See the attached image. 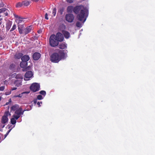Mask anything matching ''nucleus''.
<instances>
[{
	"label": "nucleus",
	"instance_id": "obj_50",
	"mask_svg": "<svg viewBox=\"0 0 155 155\" xmlns=\"http://www.w3.org/2000/svg\"><path fill=\"white\" fill-rule=\"evenodd\" d=\"M8 133L7 132L6 133V134H5V138L6 137V136L8 135Z\"/></svg>",
	"mask_w": 155,
	"mask_h": 155
},
{
	"label": "nucleus",
	"instance_id": "obj_24",
	"mask_svg": "<svg viewBox=\"0 0 155 155\" xmlns=\"http://www.w3.org/2000/svg\"><path fill=\"white\" fill-rule=\"evenodd\" d=\"M23 5L22 2L21 3L19 2L17 4L16 7L17 8H19L21 7Z\"/></svg>",
	"mask_w": 155,
	"mask_h": 155
},
{
	"label": "nucleus",
	"instance_id": "obj_15",
	"mask_svg": "<svg viewBox=\"0 0 155 155\" xmlns=\"http://www.w3.org/2000/svg\"><path fill=\"white\" fill-rule=\"evenodd\" d=\"M12 21H8L6 24V28L7 31H8L11 28L12 25Z\"/></svg>",
	"mask_w": 155,
	"mask_h": 155
},
{
	"label": "nucleus",
	"instance_id": "obj_30",
	"mask_svg": "<svg viewBox=\"0 0 155 155\" xmlns=\"http://www.w3.org/2000/svg\"><path fill=\"white\" fill-rule=\"evenodd\" d=\"M76 25L78 27H81L82 26L81 24L78 21L76 22Z\"/></svg>",
	"mask_w": 155,
	"mask_h": 155
},
{
	"label": "nucleus",
	"instance_id": "obj_27",
	"mask_svg": "<svg viewBox=\"0 0 155 155\" xmlns=\"http://www.w3.org/2000/svg\"><path fill=\"white\" fill-rule=\"evenodd\" d=\"M10 115V113H9V111L7 110L4 113V115L3 116H5L7 117H8V116Z\"/></svg>",
	"mask_w": 155,
	"mask_h": 155
},
{
	"label": "nucleus",
	"instance_id": "obj_20",
	"mask_svg": "<svg viewBox=\"0 0 155 155\" xmlns=\"http://www.w3.org/2000/svg\"><path fill=\"white\" fill-rule=\"evenodd\" d=\"M27 62L24 61H22L20 63V65L21 67L24 68L27 66Z\"/></svg>",
	"mask_w": 155,
	"mask_h": 155
},
{
	"label": "nucleus",
	"instance_id": "obj_41",
	"mask_svg": "<svg viewBox=\"0 0 155 155\" xmlns=\"http://www.w3.org/2000/svg\"><path fill=\"white\" fill-rule=\"evenodd\" d=\"M45 18L47 20H48V14L47 13H46L45 15Z\"/></svg>",
	"mask_w": 155,
	"mask_h": 155
},
{
	"label": "nucleus",
	"instance_id": "obj_21",
	"mask_svg": "<svg viewBox=\"0 0 155 155\" xmlns=\"http://www.w3.org/2000/svg\"><path fill=\"white\" fill-rule=\"evenodd\" d=\"M64 7H62L60 8L58 10V14L60 15H62L63 14V12H64Z\"/></svg>",
	"mask_w": 155,
	"mask_h": 155
},
{
	"label": "nucleus",
	"instance_id": "obj_32",
	"mask_svg": "<svg viewBox=\"0 0 155 155\" xmlns=\"http://www.w3.org/2000/svg\"><path fill=\"white\" fill-rule=\"evenodd\" d=\"M14 15L15 18L18 19H23V18H21L20 16L17 15L16 14H14Z\"/></svg>",
	"mask_w": 155,
	"mask_h": 155
},
{
	"label": "nucleus",
	"instance_id": "obj_55",
	"mask_svg": "<svg viewBox=\"0 0 155 155\" xmlns=\"http://www.w3.org/2000/svg\"><path fill=\"white\" fill-rule=\"evenodd\" d=\"M38 33H41V30H39L38 31Z\"/></svg>",
	"mask_w": 155,
	"mask_h": 155
},
{
	"label": "nucleus",
	"instance_id": "obj_34",
	"mask_svg": "<svg viewBox=\"0 0 155 155\" xmlns=\"http://www.w3.org/2000/svg\"><path fill=\"white\" fill-rule=\"evenodd\" d=\"M43 99L42 96L41 95H39L37 96V99L41 100Z\"/></svg>",
	"mask_w": 155,
	"mask_h": 155
},
{
	"label": "nucleus",
	"instance_id": "obj_44",
	"mask_svg": "<svg viewBox=\"0 0 155 155\" xmlns=\"http://www.w3.org/2000/svg\"><path fill=\"white\" fill-rule=\"evenodd\" d=\"M37 99H34L33 101V103L34 104H36L37 102Z\"/></svg>",
	"mask_w": 155,
	"mask_h": 155
},
{
	"label": "nucleus",
	"instance_id": "obj_45",
	"mask_svg": "<svg viewBox=\"0 0 155 155\" xmlns=\"http://www.w3.org/2000/svg\"><path fill=\"white\" fill-rule=\"evenodd\" d=\"M67 2L70 3H71L73 2V0H67Z\"/></svg>",
	"mask_w": 155,
	"mask_h": 155
},
{
	"label": "nucleus",
	"instance_id": "obj_7",
	"mask_svg": "<svg viewBox=\"0 0 155 155\" xmlns=\"http://www.w3.org/2000/svg\"><path fill=\"white\" fill-rule=\"evenodd\" d=\"M33 73L31 71H28L26 72L25 75L24 80L25 81H28L32 76Z\"/></svg>",
	"mask_w": 155,
	"mask_h": 155
},
{
	"label": "nucleus",
	"instance_id": "obj_52",
	"mask_svg": "<svg viewBox=\"0 0 155 155\" xmlns=\"http://www.w3.org/2000/svg\"><path fill=\"white\" fill-rule=\"evenodd\" d=\"M12 130V129H9L7 132L9 134V133L10 132V131H11V130Z\"/></svg>",
	"mask_w": 155,
	"mask_h": 155
},
{
	"label": "nucleus",
	"instance_id": "obj_42",
	"mask_svg": "<svg viewBox=\"0 0 155 155\" xmlns=\"http://www.w3.org/2000/svg\"><path fill=\"white\" fill-rule=\"evenodd\" d=\"M11 102V99H9V100L8 102H6V104H5V105H8Z\"/></svg>",
	"mask_w": 155,
	"mask_h": 155
},
{
	"label": "nucleus",
	"instance_id": "obj_57",
	"mask_svg": "<svg viewBox=\"0 0 155 155\" xmlns=\"http://www.w3.org/2000/svg\"><path fill=\"white\" fill-rule=\"evenodd\" d=\"M10 93H11V92H10V93L9 94H7L6 93V95H8V94H10Z\"/></svg>",
	"mask_w": 155,
	"mask_h": 155
},
{
	"label": "nucleus",
	"instance_id": "obj_10",
	"mask_svg": "<svg viewBox=\"0 0 155 155\" xmlns=\"http://www.w3.org/2000/svg\"><path fill=\"white\" fill-rule=\"evenodd\" d=\"M25 110H22L21 107H20L18 110H16L15 112V114L21 116V115L23 114Z\"/></svg>",
	"mask_w": 155,
	"mask_h": 155
},
{
	"label": "nucleus",
	"instance_id": "obj_3",
	"mask_svg": "<svg viewBox=\"0 0 155 155\" xmlns=\"http://www.w3.org/2000/svg\"><path fill=\"white\" fill-rule=\"evenodd\" d=\"M49 42L50 45L53 47L58 45L59 42L57 39L55 35L53 34L49 38Z\"/></svg>",
	"mask_w": 155,
	"mask_h": 155
},
{
	"label": "nucleus",
	"instance_id": "obj_9",
	"mask_svg": "<svg viewBox=\"0 0 155 155\" xmlns=\"http://www.w3.org/2000/svg\"><path fill=\"white\" fill-rule=\"evenodd\" d=\"M55 37L58 41H62L64 39V37L63 35L60 32L57 33Z\"/></svg>",
	"mask_w": 155,
	"mask_h": 155
},
{
	"label": "nucleus",
	"instance_id": "obj_2",
	"mask_svg": "<svg viewBox=\"0 0 155 155\" xmlns=\"http://www.w3.org/2000/svg\"><path fill=\"white\" fill-rule=\"evenodd\" d=\"M67 56L64 51L59 50L57 52L53 53L50 56V60L53 63H58L60 61L65 59Z\"/></svg>",
	"mask_w": 155,
	"mask_h": 155
},
{
	"label": "nucleus",
	"instance_id": "obj_43",
	"mask_svg": "<svg viewBox=\"0 0 155 155\" xmlns=\"http://www.w3.org/2000/svg\"><path fill=\"white\" fill-rule=\"evenodd\" d=\"M23 25H21L18 24V29H19V27H20V29H22L23 27Z\"/></svg>",
	"mask_w": 155,
	"mask_h": 155
},
{
	"label": "nucleus",
	"instance_id": "obj_56",
	"mask_svg": "<svg viewBox=\"0 0 155 155\" xmlns=\"http://www.w3.org/2000/svg\"><path fill=\"white\" fill-rule=\"evenodd\" d=\"M3 38L2 37H0V41L2 40Z\"/></svg>",
	"mask_w": 155,
	"mask_h": 155
},
{
	"label": "nucleus",
	"instance_id": "obj_47",
	"mask_svg": "<svg viewBox=\"0 0 155 155\" xmlns=\"http://www.w3.org/2000/svg\"><path fill=\"white\" fill-rule=\"evenodd\" d=\"M41 103H42V102H41ZM37 104H38V106L39 107H40L41 106V105H40V102H37Z\"/></svg>",
	"mask_w": 155,
	"mask_h": 155
},
{
	"label": "nucleus",
	"instance_id": "obj_12",
	"mask_svg": "<svg viewBox=\"0 0 155 155\" xmlns=\"http://www.w3.org/2000/svg\"><path fill=\"white\" fill-rule=\"evenodd\" d=\"M41 56V54L38 52L35 53L33 55V58L34 60H37L39 59Z\"/></svg>",
	"mask_w": 155,
	"mask_h": 155
},
{
	"label": "nucleus",
	"instance_id": "obj_1",
	"mask_svg": "<svg viewBox=\"0 0 155 155\" xmlns=\"http://www.w3.org/2000/svg\"><path fill=\"white\" fill-rule=\"evenodd\" d=\"M67 11L71 13L72 12L77 15L78 20L84 22L87 17L89 12L87 9L82 5H77L74 7L72 6L68 7Z\"/></svg>",
	"mask_w": 155,
	"mask_h": 155
},
{
	"label": "nucleus",
	"instance_id": "obj_31",
	"mask_svg": "<svg viewBox=\"0 0 155 155\" xmlns=\"http://www.w3.org/2000/svg\"><path fill=\"white\" fill-rule=\"evenodd\" d=\"M30 68H31L30 66H29L28 67H27V68H23L22 69V71H27L30 70Z\"/></svg>",
	"mask_w": 155,
	"mask_h": 155
},
{
	"label": "nucleus",
	"instance_id": "obj_35",
	"mask_svg": "<svg viewBox=\"0 0 155 155\" xmlns=\"http://www.w3.org/2000/svg\"><path fill=\"white\" fill-rule=\"evenodd\" d=\"M23 19H17L16 20V22H18V24H19V23L22 22V21L24 22L22 20Z\"/></svg>",
	"mask_w": 155,
	"mask_h": 155
},
{
	"label": "nucleus",
	"instance_id": "obj_11",
	"mask_svg": "<svg viewBox=\"0 0 155 155\" xmlns=\"http://www.w3.org/2000/svg\"><path fill=\"white\" fill-rule=\"evenodd\" d=\"M32 25H30L28 26L26 28L23 30V33L25 35H26L30 32L32 29Z\"/></svg>",
	"mask_w": 155,
	"mask_h": 155
},
{
	"label": "nucleus",
	"instance_id": "obj_58",
	"mask_svg": "<svg viewBox=\"0 0 155 155\" xmlns=\"http://www.w3.org/2000/svg\"><path fill=\"white\" fill-rule=\"evenodd\" d=\"M44 1V0H40V1H41V2H43Z\"/></svg>",
	"mask_w": 155,
	"mask_h": 155
},
{
	"label": "nucleus",
	"instance_id": "obj_39",
	"mask_svg": "<svg viewBox=\"0 0 155 155\" xmlns=\"http://www.w3.org/2000/svg\"><path fill=\"white\" fill-rule=\"evenodd\" d=\"M15 66V65L14 64H12L10 65V69H12Z\"/></svg>",
	"mask_w": 155,
	"mask_h": 155
},
{
	"label": "nucleus",
	"instance_id": "obj_28",
	"mask_svg": "<svg viewBox=\"0 0 155 155\" xmlns=\"http://www.w3.org/2000/svg\"><path fill=\"white\" fill-rule=\"evenodd\" d=\"M20 117V116L17 114L13 115V118H14L16 120H18Z\"/></svg>",
	"mask_w": 155,
	"mask_h": 155
},
{
	"label": "nucleus",
	"instance_id": "obj_37",
	"mask_svg": "<svg viewBox=\"0 0 155 155\" xmlns=\"http://www.w3.org/2000/svg\"><path fill=\"white\" fill-rule=\"evenodd\" d=\"M19 32L20 34L24 33H23V30H22V29H20V27H19Z\"/></svg>",
	"mask_w": 155,
	"mask_h": 155
},
{
	"label": "nucleus",
	"instance_id": "obj_36",
	"mask_svg": "<svg viewBox=\"0 0 155 155\" xmlns=\"http://www.w3.org/2000/svg\"><path fill=\"white\" fill-rule=\"evenodd\" d=\"M4 4L2 1H0V8L4 6Z\"/></svg>",
	"mask_w": 155,
	"mask_h": 155
},
{
	"label": "nucleus",
	"instance_id": "obj_48",
	"mask_svg": "<svg viewBox=\"0 0 155 155\" xmlns=\"http://www.w3.org/2000/svg\"><path fill=\"white\" fill-rule=\"evenodd\" d=\"M22 93L20 94L19 95H18V97H21L22 95Z\"/></svg>",
	"mask_w": 155,
	"mask_h": 155
},
{
	"label": "nucleus",
	"instance_id": "obj_46",
	"mask_svg": "<svg viewBox=\"0 0 155 155\" xmlns=\"http://www.w3.org/2000/svg\"><path fill=\"white\" fill-rule=\"evenodd\" d=\"M17 88L16 87H14L12 88L11 90L12 91H14L15 90H16L17 89Z\"/></svg>",
	"mask_w": 155,
	"mask_h": 155
},
{
	"label": "nucleus",
	"instance_id": "obj_22",
	"mask_svg": "<svg viewBox=\"0 0 155 155\" xmlns=\"http://www.w3.org/2000/svg\"><path fill=\"white\" fill-rule=\"evenodd\" d=\"M23 5L25 6H27L30 5V2L27 1L25 0L22 2Z\"/></svg>",
	"mask_w": 155,
	"mask_h": 155
},
{
	"label": "nucleus",
	"instance_id": "obj_59",
	"mask_svg": "<svg viewBox=\"0 0 155 155\" xmlns=\"http://www.w3.org/2000/svg\"><path fill=\"white\" fill-rule=\"evenodd\" d=\"M1 96H0V101H1Z\"/></svg>",
	"mask_w": 155,
	"mask_h": 155
},
{
	"label": "nucleus",
	"instance_id": "obj_33",
	"mask_svg": "<svg viewBox=\"0 0 155 155\" xmlns=\"http://www.w3.org/2000/svg\"><path fill=\"white\" fill-rule=\"evenodd\" d=\"M16 25H15V24H14L12 28L11 29V30H10V31L11 32V31H13L15 30L16 29Z\"/></svg>",
	"mask_w": 155,
	"mask_h": 155
},
{
	"label": "nucleus",
	"instance_id": "obj_4",
	"mask_svg": "<svg viewBox=\"0 0 155 155\" xmlns=\"http://www.w3.org/2000/svg\"><path fill=\"white\" fill-rule=\"evenodd\" d=\"M40 86L39 84L35 83L32 84L30 87V90L33 92H36L40 89Z\"/></svg>",
	"mask_w": 155,
	"mask_h": 155
},
{
	"label": "nucleus",
	"instance_id": "obj_8",
	"mask_svg": "<svg viewBox=\"0 0 155 155\" xmlns=\"http://www.w3.org/2000/svg\"><path fill=\"white\" fill-rule=\"evenodd\" d=\"M9 13V11L8 9L3 8L0 9V14L3 15L4 17L7 16Z\"/></svg>",
	"mask_w": 155,
	"mask_h": 155
},
{
	"label": "nucleus",
	"instance_id": "obj_23",
	"mask_svg": "<svg viewBox=\"0 0 155 155\" xmlns=\"http://www.w3.org/2000/svg\"><path fill=\"white\" fill-rule=\"evenodd\" d=\"M16 79H19L20 80H22L23 79V77L21 74H18L16 75L15 77Z\"/></svg>",
	"mask_w": 155,
	"mask_h": 155
},
{
	"label": "nucleus",
	"instance_id": "obj_14",
	"mask_svg": "<svg viewBox=\"0 0 155 155\" xmlns=\"http://www.w3.org/2000/svg\"><path fill=\"white\" fill-rule=\"evenodd\" d=\"M23 55V54L21 53H17L15 55L14 58L17 59H19L22 57Z\"/></svg>",
	"mask_w": 155,
	"mask_h": 155
},
{
	"label": "nucleus",
	"instance_id": "obj_38",
	"mask_svg": "<svg viewBox=\"0 0 155 155\" xmlns=\"http://www.w3.org/2000/svg\"><path fill=\"white\" fill-rule=\"evenodd\" d=\"M61 27L63 29H65L66 28V26L64 24H62L61 25Z\"/></svg>",
	"mask_w": 155,
	"mask_h": 155
},
{
	"label": "nucleus",
	"instance_id": "obj_6",
	"mask_svg": "<svg viewBox=\"0 0 155 155\" xmlns=\"http://www.w3.org/2000/svg\"><path fill=\"white\" fill-rule=\"evenodd\" d=\"M8 118L5 116H3L1 119V123H0V128H4L5 124L7 123L8 121Z\"/></svg>",
	"mask_w": 155,
	"mask_h": 155
},
{
	"label": "nucleus",
	"instance_id": "obj_53",
	"mask_svg": "<svg viewBox=\"0 0 155 155\" xmlns=\"http://www.w3.org/2000/svg\"><path fill=\"white\" fill-rule=\"evenodd\" d=\"M14 97H18V95H15L14 96Z\"/></svg>",
	"mask_w": 155,
	"mask_h": 155
},
{
	"label": "nucleus",
	"instance_id": "obj_17",
	"mask_svg": "<svg viewBox=\"0 0 155 155\" xmlns=\"http://www.w3.org/2000/svg\"><path fill=\"white\" fill-rule=\"evenodd\" d=\"M22 80H17L15 81L14 82V84L16 86L19 87L22 85Z\"/></svg>",
	"mask_w": 155,
	"mask_h": 155
},
{
	"label": "nucleus",
	"instance_id": "obj_13",
	"mask_svg": "<svg viewBox=\"0 0 155 155\" xmlns=\"http://www.w3.org/2000/svg\"><path fill=\"white\" fill-rule=\"evenodd\" d=\"M62 32L66 38L68 39L70 37V34L68 31L64 30H62Z\"/></svg>",
	"mask_w": 155,
	"mask_h": 155
},
{
	"label": "nucleus",
	"instance_id": "obj_25",
	"mask_svg": "<svg viewBox=\"0 0 155 155\" xmlns=\"http://www.w3.org/2000/svg\"><path fill=\"white\" fill-rule=\"evenodd\" d=\"M56 13V8H54L52 10V14L53 16H55Z\"/></svg>",
	"mask_w": 155,
	"mask_h": 155
},
{
	"label": "nucleus",
	"instance_id": "obj_40",
	"mask_svg": "<svg viewBox=\"0 0 155 155\" xmlns=\"http://www.w3.org/2000/svg\"><path fill=\"white\" fill-rule=\"evenodd\" d=\"M5 89V86H3L0 87V91H4Z\"/></svg>",
	"mask_w": 155,
	"mask_h": 155
},
{
	"label": "nucleus",
	"instance_id": "obj_26",
	"mask_svg": "<svg viewBox=\"0 0 155 155\" xmlns=\"http://www.w3.org/2000/svg\"><path fill=\"white\" fill-rule=\"evenodd\" d=\"M11 122L12 124H14L16 123V120L14 118H12L11 119Z\"/></svg>",
	"mask_w": 155,
	"mask_h": 155
},
{
	"label": "nucleus",
	"instance_id": "obj_49",
	"mask_svg": "<svg viewBox=\"0 0 155 155\" xmlns=\"http://www.w3.org/2000/svg\"><path fill=\"white\" fill-rule=\"evenodd\" d=\"M2 18H0V25H1L2 24Z\"/></svg>",
	"mask_w": 155,
	"mask_h": 155
},
{
	"label": "nucleus",
	"instance_id": "obj_29",
	"mask_svg": "<svg viewBox=\"0 0 155 155\" xmlns=\"http://www.w3.org/2000/svg\"><path fill=\"white\" fill-rule=\"evenodd\" d=\"M39 93L42 95L44 96L46 95V92L45 91L42 90L41 91L39 92Z\"/></svg>",
	"mask_w": 155,
	"mask_h": 155
},
{
	"label": "nucleus",
	"instance_id": "obj_18",
	"mask_svg": "<svg viewBox=\"0 0 155 155\" xmlns=\"http://www.w3.org/2000/svg\"><path fill=\"white\" fill-rule=\"evenodd\" d=\"M58 47L61 49H63L67 48V44L64 43H62L58 45Z\"/></svg>",
	"mask_w": 155,
	"mask_h": 155
},
{
	"label": "nucleus",
	"instance_id": "obj_54",
	"mask_svg": "<svg viewBox=\"0 0 155 155\" xmlns=\"http://www.w3.org/2000/svg\"><path fill=\"white\" fill-rule=\"evenodd\" d=\"M32 1H34V2H38L39 0H32Z\"/></svg>",
	"mask_w": 155,
	"mask_h": 155
},
{
	"label": "nucleus",
	"instance_id": "obj_51",
	"mask_svg": "<svg viewBox=\"0 0 155 155\" xmlns=\"http://www.w3.org/2000/svg\"><path fill=\"white\" fill-rule=\"evenodd\" d=\"M4 17V15H2V14H0V18L1 17Z\"/></svg>",
	"mask_w": 155,
	"mask_h": 155
},
{
	"label": "nucleus",
	"instance_id": "obj_16",
	"mask_svg": "<svg viewBox=\"0 0 155 155\" xmlns=\"http://www.w3.org/2000/svg\"><path fill=\"white\" fill-rule=\"evenodd\" d=\"M30 58L28 55H25L21 58V60L22 61H27L29 60Z\"/></svg>",
	"mask_w": 155,
	"mask_h": 155
},
{
	"label": "nucleus",
	"instance_id": "obj_5",
	"mask_svg": "<svg viewBox=\"0 0 155 155\" xmlns=\"http://www.w3.org/2000/svg\"><path fill=\"white\" fill-rule=\"evenodd\" d=\"M74 16L71 13H68L65 15V18L66 20L68 22H72L74 19Z\"/></svg>",
	"mask_w": 155,
	"mask_h": 155
},
{
	"label": "nucleus",
	"instance_id": "obj_19",
	"mask_svg": "<svg viewBox=\"0 0 155 155\" xmlns=\"http://www.w3.org/2000/svg\"><path fill=\"white\" fill-rule=\"evenodd\" d=\"M19 107V106L18 105L15 104L12 106L11 108V110L13 111H16V110H18Z\"/></svg>",
	"mask_w": 155,
	"mask_h": 155
}]
</instances>
